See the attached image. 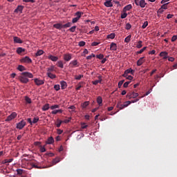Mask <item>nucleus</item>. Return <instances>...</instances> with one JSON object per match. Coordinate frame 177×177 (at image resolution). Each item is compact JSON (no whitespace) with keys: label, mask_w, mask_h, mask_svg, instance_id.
Returning a JSON list of instances; mask_svg holds the SVG:
<instances>
[{"label":"nucleus","mask_w":177,"mask_h":177,"mask_svg":"<svg viewBox=\"0 0 177 177\" xmlns=\"http://www.w3.org/2000/svg\"><path fill=\"white\" fill-rule=\"evenodd\" d=\"M39 120V118L38 117L34 118L32 124H37V122Z\"/></svg>","instance_id":"bf43d9fd"},{"label":"nucleus","mask_w":177,"mask_h":177,"mask_svg":"<svg viewBox=\"0 0 177 177\" xmlns=\"http://www.w3.org/2000/svg\"><path fill=\"white\" fill-rule=\"evenodd\" d=\"M17 115V113L16 112H13L7 117V118L6 119V122L12 121V120L16 118Z\"/></svg>","instance_id":"20e7f679"},{"label":"nucleus","mask_w":177,"mask_h":177,"mask_svg":"<svg viewBox=\"0 0 177 177\" xmlns=\"http://www.w3.org/2000/svg\"><path fill=\"white\" fill-rule=\"evenodd\" d=\"M83 84H84V82H80L79 84H77L76 90H77V91H80V89H81V88L82 87Z\"/></svg>","instance_id":"72a5a7b5"},{"label":"nucleus","mask_w":177,"mask_h":177,"mask_svg":"<svg viewBox=\"0 0 177 177\" xmlns=\"http://www.w3.org/2000/svg\"><path fill=\"white\" fill-rule=\"evenodd\" d=\"M24 8V6H18L17 8L14 10L15 13H22V10Z\"/></svg>","instance_id":"6e6552de"},{"label":"nucleus","mask_w":177,"mask_h":177,"mask_svg":"<svg viewBox=\"0 0 177 177\" xmlns=\"http://www.w3.org/2000/svg\"><path fill=\"white\" fill-rule=\"evenodd\" d=\"M49 109H50V104H46L43 106L42 110L44 111H46L49 110Z\"/></svg>","instance_id":"393cba45"},{"label":"nucleus","mask_w":177,"mask_h":177,"mask_svg":"<svg viewBox=\"0 0 177 177\" xmlns=\"http://www.w3.org/2000/svg\"><path fill=\"white\" fill-rule=\"evenodd\" d=\"M62 89H65L67 86L66 82H62L61 83Z\"/></svg>","instance_id":"58836bf2"},{"label":"nucleus","mask_w":177,"mask_h":177,"mask_svg":"<svg viewBox=\"0 0 177 177\" xmlns=\"http://www.w3.org/2000/svg\"><path fill=\"white\" fill-rule=\"evenodd\" d=\"M115 36V33H111L110 35H107V38L109 39H114Z\"/></svg>","instance_id":"a19ab883"},{"label":"nucleus","mask_w":177,"mask_h":177,"mask_svg":"<svg viewBox=\"0 0 177 177\" xmlns=\"http://www.w3.org/2000/svg\"><path fill=\"white\" fill-rule=\"evenodd\" d=\"M63 113V110H62V109H59V110H54V111H53L52 112H51V113L53 114V115H56V114H57V113Z\"/></svg>","instance_id":"4be33fe9"},{"label":"nucleus","mask_w":177,"mask_h":177,"mask_svg":"<svg viewBox=\"0 0 177 177\" xmlns=\"http://www.w3.org/2000/svg\"><path fill=\"white\" fill-rule=\"evenodd\" d=\"M47 75L48 77L51 78V80H54V78H56V75L51 73H47Z\"/></svg>","instance_id":"a878e982"},{"label":"nucleus","mask_w":177,"mask_h":177,"mask_svg":"<svg viewBox=\"0 0 177 177\" xmlns=\"http://www.w3.org/2000/svg\"><path fill=\"white\" fill-rule=\"evenodd\" d=\"M48 72L47 73H51L55 71V66H51L49 68H48Z\"/></svg>","instance_id":"c9c22d12"},{"label":"nucleus","mask_w":177,"mask_h":177,"mask_svg":"<svg viewBox=\"0 0 177 177\" xmlns=\"http://www.w3.org/2000/svg\"><path fill=\"white\" fill-rule=\"evenodd\" d=\"M116 107L118 108V109H120V110H122V109H124V108H126L124 104H121V102H118V104H117V105H116Z\"/></svg>","instance_id":"2eb2a0df"},{"label":"nucleus","mask_w":177,"mask_h":177,"mask_svg":"<svg viewBox=\"0 0 177 177\" xmlns=\"http://www.w3.org/2000/svg\"><path fill=\"white\" fill-rule=\"evenodd\" d=\"M134 72L135 71H133V69H132L131 68L126 69L124 74H122V77H127V75H129V74L134 75Z\"/></svg>","instance_id":"39448f33"},{"label":"nucleus","mask_w":177,"mask_h":177,"mask_svg":"<svg viewBox=\"0 0 177 177\" xmlns=\"http://www.w3.org/2000/svg\"><path fill=\"white\" fill-rule=\"evenodd\" d=\"M131 96H132L133 99H135V98L139 97V93H135V91H132L131 92Z\"/></svg>","instance_id":"2f4dec72"},{"label":"nucleus","mask_w":177,"mask_h":177,"mask_svg":"<svg viewBox=\"0 0 177 177\" xmlns=\"http://www.w3.org/2000/svg\"><path fill=\"white\" fill-rule=\"evenodd\" d=\"M78 64L77 61V60H73L72 62H70L69 65L71 66V67H75V66H77Z\"/></svg>","instance_id":"b1692460"},{"label":"nucleus","mask_w":177,"mask_h":177,"mask_svg":"<svg viewBox=\"0 0 177 177\" xmlns=\"http://www.w3.org/2000/svg\"><path fill=\"white\" fill-rule=\"evenodd\" d=\"M26 124H27L26 122H25L24 120H21V121H20L19 122H18V123L17 124L16 128H17V129L21 130V129H23V128H24V127L26 126Z\"/></svg>","instance_id":"7ed1b4c3"},{"label":"nucleus","mask_w":177,"mask_h":177,"mask_svg":"<svg viewBox=\"0 0 177 177\" xmlns=\"http://www.w3.org/2000/svg\"><path fill=\"white\" fill-rule=\"evenodd\" d=\"M145 57H141L140 58V59H138V61H137V66H141V65H142L144 63H145Z\"/></svg>","instance_id":"1a4fd4ad"},{"label":"nucleus","mask_w":177,"mask_h":177,"mask_svg":"<svg viewBox=\"0 0 177 177\" xmlns=\"http://www.w3.org/2000/svg\"><path fill=\"white\" fill-rule=\"evenodd\" d=\"M131 83V81L129 82H126L124 84H123V87L124 88H127L129 85V84Z\"/></svg>","instance_id":"0e129e2a"},{"label":"nucleus","mask_w":177,"mask_h":177,"mask_svg":"<svg viewBox=\"0 0 177 177\" xmlns=\"http://www.w3.org/2000/svg\"><path fill=\"white\" fill-rule=\"evenodd\" d=\"M60 160H61V158L59 157H57V158H54L53 160V165H55L59 163V162H60Z\"/></svg>","instance_id":"aec40b11"},{"label":"nucleus","mask_w":177,"mask_h":177,"mask_svg":"<svg viewBox=\"0 0 177 177\" xmlns=\"http://www.w3.org/2000/svg\"><path fill=\"white\" fill-rule=\"evenodd\" d=\"M93 57H95V54H91V55L87 56L86 59H87V60H91V58H93Z\"/></svg>","instance_id":"69168bd1"},{"label":"nucleus","mask_w":177,"mask_h":177,"mask_svg":"<svg viewBox=\"0 0 177 177\" xmlns=\"http://www.w3.org/2000/svg\"><path fill=\"white\" fill-rule=\"evenodd\" d=\"M127 12H123V13H122V15H121V18L122 19H125V18H127Z\"/></svg>","instance_id":"e2e57ef3"},{"label":"nucleus","mask_w":177,"mask_h":177,"mask_svg":"<svg viewBox=\"0 0 177 177\" xmlns=\"http://www.w3.org/2000/svg\"><path fill=\"white\" fill-rule=\"evenodd\" d=\"M48 59L52 60L53 62H56L59 59L58 57H56V56H53L52 55H49L48 57Z\"/></svg>","instance_id":"dca6fc26"},{"label":"nucleus","mask_w":177,"mask_h":177,"mask_svg":"<svg viewBox=\"0 0 177 177\" xmlns=\"http://www.w3.org/2000/svg\"><path fill=\"white\" fill-rule=\"evenodd\" d=\"M125 77L127 80H130V81L133 80V77L129 75V74H127V77Z\"/></svg>","instance_id":"5fc2aeb1"},{"label":"nucleus","mask_w":177,"mask_h":177,"mask_svg":"<svg viewBox=\"0 0 177 177\" xmlns=\"http://www.w3.org/2000/svg\"><path fill=\"white\" fill-rule=\"evenodd\" d=\"M17 70L22 72V71H26V68L24 66L19 65Z\"/></svg>","instance_id":"c85d7f7f"},{"label":"nucleus","mask_w":177,"mask_h":177,"mask_svg":"<svg viewBox=\"0 0 177 177\" xmlns=\"http://www.w3.org/2000/svg\"><path fill=\"white\" fill-rule=\"evenodd\" d=\"M168 4H169V3L163 4V5L161 6V9H164V10L167 9V5H168Z\"/></svg>","instance_id":"338daca9"},{"label":"nucleus","mask_w":177,"mask_h":177,"mask_svg":"<svg viewBox=\"0 0 177 177\" xmlns=\"http://www.w3.org/2000/svg\"><path fill=\"white\" fill-rule=\"evenodd\" d=\"M72 58V56L71 54H65L64 55V59L66 62H69Z\"/></svg>","instance_id":"9b49d317"},{"label":"nucleus","mask_w":177,"mask_h":177,"mask_svg":"<svg viewBox=\"0 0 177 177\" xmlns=\"http://www.w3.org/2000/svg\"><path fill=\"white\" fill-rule=\"evenodd\" d=\"M131 38V35H129L128 36H127V37L124 39V42L126 43H129L130 40Z\"/></svg>","instance_id":"4c0bfd02"},{"label":"nucleus","mask_w":177,"mask_h":177,"mask_svg":"<svg viewBox=\"0 0 177 177\" xmlns=\"http://www.w3.org/2000/svg\"><path fill=\"white\" fill-rule=\"evenodd\" d=\"M25 100H26V102L28 104H31V102H32L31 99L29 98V97H25Z\"/></svg>","instance_id":"4d7b16f0"},{"label":"nucleus","mask_w":177,"mask_h":177,"mask_svg":"<svg viewBox=\"0 0 177 177\" xmlns=\"http://www.w3.org/2000/svg\"><path fill=\"white\" fill-rule=\"evenodd\" d=\"M96 57H97V59H103L104 57V55L102 54H100V55H97Z\"/></svg>","instance_id":"a18cd8bd"},{"label":"nucleus","mask_w":177,"mask_h":177,"mask_svg":"<svg viewBox=\"0 0 177 177\" xmlns=\"http://www.w3.org/2000/svg\"><path fill=\"white\" fill-rule=\"evenodd\" d=\"M131 27V24H130L129 23L126 24V30H129Z\"/></svg>","instance_id":"6e6d98bb"},{"label":"nucleus","mask_w":177,"mask_h":177,"mask_svg":"<svg viewBox=\"0 0 177 177\" xmlns=\"http://www.w3.org/2000/svg\"><path fill=\"white\" fill-rule=\"evenodd\" d=\"M76 26H72L71 28H69V31L71 32H75Z\"/></svg>","instance_id":"680f3d73"},{"label":"nucleus","mask_w":177,"mask_h":177,"mask_svg":"<svg viewBox=\"0 0 177 177\" xmlns=\"http://www.w3.org/2000/svg\"><path fill=\"white\" fill-rule=\"evenodd\" d=\"M118 48L117 44L115 43H111V46H110V49L111 50H116Z\"/></svg>","instance_id":"a211bd4d"},{"label":"nucleus","mask_w":177,"mask_h":177,"mask_svg":"<svg viewBox=\"0 0 177 177\" xmlns=\"http://www.w3.org/2000/svg\"><path fill=\"white\" fill-rule=\"evenodd\" d=\"M160 56L163 57L164 59H166L168 58V53L166 51H162L160 52Z\"/></svg>","instance_id":"9d476101"},{"label":"nucleus","mask_w":177,"mask_h":177,"mask_svg":"<svg viewBox=\"0 0 177 177\" xmlns=\"http://www.w3.org/2000/svg\"><path fill=\"white\" fill-rule=\"evenodd\" d=\"M148 25H149V22L148 21H145L144 24L142 26V28L145 29V28H147V26H148Z\"/></svg>","instance_id":"49530a36"},{"label":"nucleus","mask_w":177,"mask_h":177,"mask_svg":"<svg viewBox=\"0 0 177 177\" xmlns=\"http://www.w3.org/2000/svg\"><path fill=\"white\" fill-rule=\"evenodd\" d=\"M103 100L101 96H98L97 98V103L99 104V106L102 105Z\"/></svg>","instance_id":"412c9836"},{"label":"nucleus","mask_w":177,"mask_h":177,"mask_svg":"<svg viewBox=\"0 0 177 177\" xmlns=\"http://www.w3.org/2000/svg\"><path fill=\"white\" fill-rule=\"evenodd\" d=\"M82 77H84V75H82V74L75 75V80H81V78H82Z\"/></svg>","instance_id":"cd10ccee"},{"label":"nucleus","mask_w":177,"mask_h":177,"mask_svg":"<svg viewBox=\"0 0 177 177\" xmlns=\"http://www.w3.org/2000/svg\"><path fill=\"white\" fill-rule=\"evenodd\" d=\"M124 82V80H120V82H118V88H121Z\"/></svg>","instance_id":"3c124183"},{"label":"nucleus","mask_w":177,"mask_h":177,"mask_svg":"<svg viewBox=\"0 0 177 177\" xmlns=\"http://www.w3.org/2000/svg\"><path fill=\"white\" fill-rule=\"evenodd\" d=\"M85 44H86V43H85L84 41H80L79 42V46H80V47H84V46H85Z\"/></svg>","instance_id":"8fccbe9b"},{"label":"nucleus","mask_w":177,"mask_h":177,"mask_svg":"<svg viewBox=\"0 0 177 177\" xmlns=\"http://www.w3.org/2000/svg\"><path fill=\"white\" fill-rule=\"evenodd\" d=\"M90 104V102L89 101H86L84 102H83V104H82V109H86V107H88V106Z\"/></svg>","instance_id":"5701e85b"},{"label":"nucleus","mask_w":177,"mask_h":177,"mask_svg":"<svg viewBox=\"0 0 177 177\" xmlns=\"http://www.w3.org/2000/svg\"><path fill=\"white\" fill-rule=\"evenodd\" d=\"M131 104V101H126L124 102V105L125 108L128 107V106Z\"/></svg>","instance_id":"603ef678"},{"label":"nucleus","mask_w":177,"mask_h":177,"mask_svg":"<svg viewBox=\"0 0 177 177\" xmlns=\"http://www.w3.org/2000/svg\"><path fill=\"white\" fill-rule=\"evenodd\" d=\"M104 6H106V8H112L113 5L111 3V0L105 1Z\"/></svg>","instance_id":"ddd939ff"},{"label":"nucleus","mask_w":177,"mask_h":177,"mask_svg":"<svg viewBox=\"0 0 177 177\" xmlns=\"http://www.w3.org/2000/svg\"><path fill=\"white\" fill-rule=\"evenodd\" d=\"M54 88L56 91H59L60 89V85L59 84H55L54 85Z\"/></svg>","instance_id":"09e8293b"},{"label":"nucleus","mask_w":177,"mask_h":177,"mask_svg":"<svg viewBox=\"0 0 177 177\" xmlns=\"http://www.w3.org/2000/svg\"><path fill=\"white\" fill-rule=\"evenodd\" d=\"M135 3L136 6H140L141 8H144L147 5L145 0H135Z\"/></svg>","instance_id":"f03ea898"},{"label":"nucleus","mask_w":177,"mask_h":177,"mask_svg":"<svg viewBox=\"0 0 177 177\" xmlns=\"http://www.w3.org/2000/svg\"><path fill=\"white\" fill-rule=\"evenodd\" d=\"M41 142L39 141H36L35 142H34V145L36 147H39V148L41 147Z\"/></svg>","instance_id":"864d4df0"},{"label":"nucleus","mask_w":177,"mask_h":177,"mask_svg":"<svg viewBox=\"0 0 177 177\" xmlns=\"http://www.w3.org/2000/svg\"><path fill=\"white\" fill-rule=\"evenodd\" d=\"M14 42L16 44H22L23 41L19 37L15 36L14 37Z\"/></svg>","instance_id":"4468645a"},{"label":"nucleus","mask_w":177,"mask_h":177,"mask_svg":"<svg viewBox=\"0 0 177 177\" xmlns=\"http://www.w3.org/2000/svg\"><path fill=\"white\" fill-rule=\"evenodd\" d=\"M63 121L59 120V119H57L56 126L59 128L61 124H62Z\"/></svg>","instance_id":"79ce46f5"},{"label":"nucleus","mask_w":177,"mask_h":177,"mask_svg":"<svg viewBox=\"0 0 177 177\" xmlns=\"http://www.w3.org/2000/svg\"><path fill=\"white\" fill-rule=\"evenodd\" d=\"M40 151L41 153H45L46 151V149L45 148V146H40Z\"/></svg>","instance_id":"de8ad7c7"},{"label":"nucleus","mask_w":177,"mask_h":177,"mask_svg":"<svg viewBox=\"0 0 177 177\" xmlns=\"http://www.w3.org/2000/svg\"><path fill=\"white\" fill-rule=\"evenodd\" d=\"M59 105H58V104L53 105L50 106L51 110H55V109H59Z\"/></svg>","instance_id":"c03bdc74"},{"label":"nucleus","mask_w":177,"mask_h":177,"mask_svg":"<svg viewBox=\"0 0 177 177\" xmlns=\"http://www.w3.org/2000/svg\"><path fill=\"white\" fill-rule=\"evenodd\" d=\"M88 127V124H86L85 123H82L81 124L82 129H86Z\"/></svg>","instance_id":"13d9d810"},{"label":"nucleus","mask_w":177,"mask_h":177,"mask_svg":"<svg viewBox=\"0 0 177 177\" xmlns=\"http://www.w3.org/2000/svg\"><path fill=\"white\" fill-rule=\"evenodd\" d=\"M54 142H55L54 138L53 137H50L49 138H48V141L46 144H53L54 143Z\"/></svg>","instance_id":"473e14b6"},{"label":"nucleus","mask_w":177,"mask_h":177,"mask_svg":"<svg viewBox=\"0 0 177 177\" xmlns=\"http://www.w3.org/2000/svg\"><path fill=\"white\" fill-rule=\"evenodd\" d=\"M142 47V41L140 40L138 41V44L136 45L137 48H141Z\"/></svg>","instance_id":"f704fd0d"},{"label":"nucleus","mask_w":177,"mask_h":177,"mask_svg":"<svg viewBox=\"0 0 177 177\" xmlns=\"http://www.w3.org/2000/svg\"><path fill=\"white\" fill-rule=\"evenodd\" d=\"M53 27L55 28V29L62 30L63 28V24H62L60 23L55 24H53Z\"/></svg>","instance_id":"f8f14e48"},{"label":"nucleus","mask_w":177,"mask_h":177,"mask_svg":"<svg viewBox=\"0 0 177 177\" xmlns=\"http://www.w3.org/2000/svg\"><path fill=\"white\" fill-rule=\"evenodd\" d=\"M16 171L17 172V175L18 176H21L22 174L24 173V169H17L16 170Z\"/></svg>","instance_id":"e433bc0d"},{"label":"nucleus","mask_w":177,"mask_h":177,"mask_svg":"<svg viewBox=\"0 0 177 177\" xmlns=\"http://www.w3.org/2000/svg\"><path fill=\"white\" fill-rule=\"evenodd\" d=\"M25 49L24 48H22V47H18V48L17 49V53L18 54H21V53H24L25 52Z\"/></svg>","instance_id":"bb28decb"},{"label":"nucleus","mask_w":177,"mask_h":177,"mask_svg":"<svg viewBox=\"0 0 177 177\" xmlns=\"http://www.w3.org/2000/svg\"><path fill=\"white\" fill-rule=\"evenodd\" d=\"M39 163L38 162H30V165L34 167L35 169H41V167L38 166Z\"/></svg>","instance_id":"f3484780"},{"label":"nucleus","mask_w":177,"mask_h":177,"mask_svg":"<svg viewBox=\"0 0 177 177\" xmlns=\"http://www.w3.org/2000/svg\"><path fill=\"white\" fill-rule=\"evenodd\" d=\"M57 66L59 67V68H64V63L62 61H58L57 63Z\"/></svg>","instance_id":"c756f323"},{"label":"nucleus","mask_w":177,"mask_h":177,"mask_svg":"<svg viewBox=\"0 0 177 177\" xmlns=\"http://www.w3.org/2000/svg\"><path fill=\"white\" fill-rule=\"evenodd\" d=\"M79 21V19H77V17H74L72 19V24H76V22H77Z\"/></svg>","instance_id":"052dcab7"},{"label":"nucleus","mask_w":177,"mask_h":177,"mask_svg":"<svg viewBox=\"0 0 177 177\" xmlns=\"http://www.w3.org/2000/svg\"><path fill=\"white\" fill-rule=\"evenodd\" d=\"M44 53V51L42 50H39L36 53H35V56L38 57V56H41V55H43Z\"/></svg>","instance_id":"7c9ffc66"},{"label":"nucleus","mask_w":177,"mask_h":177,"mask_svg":"<svg viewBox=\"0 0 177 177\" xmlns=\"http://www.w3.org/2000/svg\"><path fill=\"white\" fill-rule=\"evenodd\" d=\"M176 39H177V35H173L171 38V41L174 42L176 41Z\"/></svg>","instance_id":"774afa93"},{"label":"nucleus","mask_w":177,"mask_h":177,"mask_svg":"<svg viewBox=\"0 0 177 177\" xmlns=\"http://www.w3.org/2000/svg\"><path fill=\"white\" fill-rule=\"evenodd\" d=\"M132 9V5L129 4L123 8V12H126L127 10Z\"/></svg>","instance_id":"6ab92c4d"},{"label":"nucleus","mask_w":177,"mask_h":177,"mask_svg":"<svg viewBox=\"0 0 177 177\" xmlns=\"http://www.w3.org/2000/svg\"><path fill=\"white\" fill-rule=\"evenodd\" d=\"M34 76L31 73L24 72L21 73V75L19 77V80L24 84H26L29 82L28 78H32Z\"/></svg>","instance_id":"f257e3e1"},{"label":"nucleus","mask_w":177,"mask_h":177,"mask_svg":"<svg viewBox=\"0 0 177 177\" xmlns=\"http://www.w3.org/2000/svg\"><path fill=\"white\" fill-rule=\"evenodd\" d=\"M21 63H26V64H31L32 63L31 58H30L28 56L23 57L21 59Z\"/></svg>","instance_id":"423d86ee"},{"label":"nucleus","mask_w":177,"mask_h":177,"mask_svg":"<svg viewBox=\"0 0 177 177\" xmlns=\"http://www.w3.org/2000/svg\"><path fill=\"white\" fill-rule=\"evenodd\" d=\"M72 26L71 22H68L67 24H63V28H69Z\"/></svg>","instance_id":"37998d69"},{"label":"nucleus","mask_w":177,"mask_h":177,"mask_svg":"<svg viewBox=\"0 0 177 177\" xmlns=\"http://www.w3.org/2000/svg\"><path fill=\"white\" fill-rule=\"evenodd\" d=\"M34 82L37 86H41L45 83L44 80H39L38 78L34 79Z\"/></svg>","instance_id":"0eeeda50"},{"label":"nucleus","mask_w":177,"mask_h":177,"mask_svg":"<svg viewBox=\"0 0 177 177\" xmlns=\"http://www.w3.org/2000/svg\"><path fill=\"white\" fill-rule=\"evenodd\" d=\"M83 15V12H77L75 13V16H77V19L80 20L81 19V16Z\"/></svg>","instance_id":"ea45409f"}]
</instances>
